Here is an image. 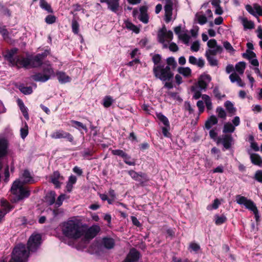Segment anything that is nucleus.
Segmentation results:
<instances>
[{
	"instance_id": "f257e3e1",
	"label": "nucleus",
	"mask_w": 262,
	"mask_h": 262,
	"mask_svg": "<svg viewBox=\"0 0 262 262\" xmlns=\"http://www.w3.org/2000/svg\"><path fill=\"white\" fill-rule=\"evenodd\" d=\"M85 224L80 220L72 218L62 224L61 231L63 234L69 239L76 240L83 236Z\"/></svg>"
},
{
	"instance_id": "f03ea898",
	"label": "nucleus",
	"mask_w": 262,
	"mask_h": 262,
	"mask_svg": "<svg viewBox=\"0 0 262 262\" xmlns=\"http://www.w3.org/2000/svg\"><path fill=\"white\" fill-rule=\"evenodd\" d=\"M218 132L219 130L216 127L211 129L209 133L210 138L218 146L223 145L224 147H230L234 143L232 136L230 134H225L222 136H219Z\"/></svg>"
},
{
	"instance_id": "7ed1b4c3",
	"label": "nucleus",
	"mask_w": 262,
	"mask_h": 262,
	"mask_svg": "<svg viewBox=\"0 0 262 262\" xmlns=\"http://www.w3.org/2000/svg\"><path fill=\"white\" fill-rule=\"evenodd\" d=\"M153 72L156 78L163 81H169L173 76L169 66H165L164 64L154 66Z\"/></svg>"
},
{
	"instance_id": "20e7f679",
	"label": "nucleus",
	"mask_w": 262,
	"mask_h": 262,
	"mask_svg": "<svg viewBox=\"0 0 262 262\" xmlns=\"http://www.w3.org/2000/svg\"><path fill=\"white\" fill-rule=\"evenodd\" d=\"M44 56L42 54H38L32 59L21 57L18 58L17 66L18 68L24 67L29 68L31 67H38L42 64Z\"/></svg>"
},
{
	"instance_id": "39448f33",
	"label": "nucleus",
	"mask_w": 262,
	"mask_h": 262,
	"mask_svg": "<svg viewBox=\"0 0 262 262\" xmlns=\"http://www.w3.org/2000/svg\"><path fill=\"white\" fill-rule=\"evenodd\" d=\"M29 252L24 244H19L14 249L11 259L9 262H26Z\"/></svg>"
},
{
	"instance_id": "423d86ee",
	"label": "nucleus",
	"mask_w": 262,
	"mask_h": 262,
	"mask_svg": "<svg viewBox=\"0 0 262 262\" xmlns=\"http://www.w3.org/2000/svg\"><path fill=\"white\" fill-rule=\"evenodd\" d=\"M11 192L17 198L18 200L28 198L30 194V191L24 186V184L19 179L15 180L13 182L11 188Z\"/></svg>"
},
{
	"instance_id": "0eeeda50",
	"label": "nucleus",
	"mask_w": 262,
	"mask_h": 262,
	"mask_svg": "<svg viewBox=\"0 0 262 262\" xmlns=\"http://www.w3.org/2000/svg\"><path fill=\"white\" fill-rule=\"evenodd\" d=\"M54 75V71L51 65L49 63H45L43 66L42 72L35 73L31 77L36 81L45 82Z\"/></svg>"
},
{
	"instance_id": "6e6552de",
	"label": "nucleus",
	"mask_w": 262,
	"mask_h": 262,
	"mask_svg": "<svg viewBox=\"0 0 262 262\" xmlns=\"http://www.w3.org/2000/svg\"><path fill=\"white\" fill-rule=\"evenodd\" d=\"M236 201L239 205H243L245 207L253 212L255 215L256 221L257 222L259 221V215L258 210L254 204L251 200L248 199L245 196L237 195L236 196Z\"/></svg>"
},
{
	"instance_id": "1a4fd4ad",
	"label": "nucleus",
	"mask_w": 262,
	"mask_h": 262,
	"mask_svg": "<svg viewBox=\"0 0 262 262\" xmlns=\"http://www.w3.org/2000/svg\"><path fill=\"white\" fill-rule=\"evenodd\" d=\"M158 38L159 41L163 44V47L167 48L168 43L173 38V33L172 31H167L165 28H163L159 31Z\"/></svg>"
},
{
	"instance_id": "9d476101",
	"label": "nucleus",
	"mask_w": 262,
	"mask_h": 262,
	"mask_svg": "<svg viewBox=\"0 0 262 262\" xmlns=\"http://www.w3.org/2000/svg\"><path fill=\"white\" fill-rule=\"evenodd\" d=\"M41 236L39 234H32L29 238L27 246L30 251H35L38 248L41 243Z\"/></svg>"
},
{
	"instance_id": "9b49d317",
	"label": "nucleus",
	"mask_w": 262,
	"mask_h": 262,
	"mask_svg": "<svg viewBox=\"0 0 262 262\" xmlns=\"http://www.w3.org/2000/svg\"><path fill=\"white\" fill-rule=\"evenodd\" d=\"M84 229V233L82 237L84 241H89L93 238L100 230L99 226L98 225H94L88 228L85 224Z\"/></svg>"
},
{
	"instance_id": "f8f14e48",
	"label": "nucleus",
	"mask_w": 262,
	"mask_h": 262,
	"mask_svg": "<svg viewBox=\"0 0 262 262\" xmlns=\"http://www.w3.org/2000/svg\"><path fill=\"white\" fill-rule=\"evenodd\" d=\"M207 47L208 49L206 50L205 53L207 54H212L213 55H217L220 54L223 51V48L217 45V41L214 39H211L208 41Z\"/></svg>"
},
{
	"instance_id": "ddd939ff",
	"label": "nucleus",
	"mask_w": 262,
	"mask_h": 262,
	"mask_svg": "<svg viewBox=\"0 0 262 262\" xmlns=\"http://www.w3.org/2000/svg\"><path fill=\"white\" fill-rule=\"evenodd\" d=\"M211 80V78L210 76L206 73H204L199 77L197 85L199 87L200 90L206 91Z\"/></svg>"
},
{
	"instance_id": "4468645a",
	"label": "nucleus",
	"mask_w": 262,
	"mask_h": 262,
	"mask_svg": "<svg viewBox=\"0 0 262 262\" xmlns=\"http://www.w3.org/2000/svg\"><path fill=\"white\" fill-rule=\"evenodd\" d=\"M51 137L53 139H66L70 142H73L74 141V138L72 135L63 130L55 131L51 135Z\"/></svg>"
},
{
	"instance_id": "2eb2a0df",
	"label": "nucleus",
	"mask_w": 262,
	"mask_h": 262,
	"mask_svg": "<svg viewBox=\"0 0 262 262\" xmlns=\"http://www.w3.org/2000/svg\"><path fill=\"white\" fill-rule=\"evenodd\" d=\"M174 31L178 35L179 38L185 44L188 45L191 36L188 34L187 31L181 30L180 26L176 27Z\"/></svg>"
},
{
	"instance_id": "dca6fc26",
	"label": "nucleus",
	"mask_w": 262,
	"mask_h": 262,
	"mask_svg": "<svg viewBox=\"0 0 262 262\" xmlns=\"http://www.w3.org/2000/svg\"><path fill=\"white\" fill-rule=\"evenodd\" d=\"M129 175L135 181H138L141 183L147 182L148 179L146 174L143 172H137L134 170H129L128 171Z\"/></svg>"
},
{
	"instance_id": "f3484780",
	"label": "nucleus",
	"mask_w": 262,
	"mask_h": 262,
	"mask_svg": "<svg viewBox=\"0 0 262 262\" xmlns=\"http://www.w3.org/2000/svg\"><path fill=\"white\" fill-rule=\"evenodd\" d=\"M246 10L251 14L262 15V7L257 4H254L253 6L247 5L246 6Z\"/></svg>"
},
{
	"instance_id": "a211bd4d",
	"label": "nucleus",
	"mask_w": 262,
	"mask_h": 262,
	"mask_svg": "<svg viewBox=\"0 0 262 262\" xmlns=\"http://www.w3.org/2000/svg\"><path fill=\"white\" fill-rule=\"evenodd\" d=\"M101 3H106L108 8L115 13H117L119 10V0H100Z\"/></svg>"
},
{
	"instance_id": "6ab92c4d",
	"label": "nucleus",
	"mask_w": 262,
	"mask_h": 262,
	"mask_svg": "<svg viewBox=\"0 0 262 262\" xmlns=\"http://www.w3.org/2000/svg\"><path fill=\"white\" fill-rule=\"evenodd\" d=\"M17 52V49L16 48H13L7 52L6 55V57L9 60V61L13 64H15L17 66V61L18 58L23 57V56H15Z\"/></svg>"
},
{
	"instance_id": "aec40b11",
	"label": "nucleus",
	"mask_w": 262,
	"mask_h": 262,
	"mask_svg": "<svg viewBox=\"0 0 262 262\" xmlns=\"http://www.w3.org/2000/svg\"><path fill=\"white\" fill-rule=\"evenodd\" d=\"M148 8L146 6H142L140 8V14L139 19L144 24H147L149 20V16L147 13Z\"/></svg>"
},
{
	"instance_id": "412c9836",
	"label": "nucleus",
	"mask_w": 262,
	"mask_h": 262,
	"mask_svg": "<svg viewBox=\"0 0 262 262\" xmlns=\"http://www.w3.org/2000/svg\"><path fill=\"white\" fill-rule=\"evenodd\" d=\"M172 6V2H170L169 3L166 4V5L164 6L165 20L166 23H169L170 21L172 20L173 10Z\"/></svg>"
},
{
	"instance_id": "4be33fe9",
	"label": "nucleus",
	"mask_w": 262,
	"mask_h": 262,
	"mask_svg": "<svg viewBox=\"0 0 262 262\" xmlns=\"http://www.w3.org/2000/svg\"><path fill=\"white\" fill-rule=\"evenodd\" d=\"M52 183L56 188L60 187L61 184L64 180L62 176H60L58 171H55L51 177Z\"/></svg>"
},
{
	"instance_id": "5701e85b",
	"label": "nucleus",
	"mask_w": 262,
	"mask_h": 262,
	"mask_svg": "<svg viewBox=\"0 0 262 262\" xmlns=\"http://www.w3.org/2000/svg\"><path fill=\"white\" fill-rule=\"evenodd\" d=\"M229 79L232 83H236L240 87H244L245 86V82L242 80L239 76V74L235 72L232 73L229 75Z\"/></svg>"
},
{
	"instance_id": "b1692460",
	"label": "nucleus",
	"mask_w": 262,
	"mask_h": 262,
	"mask_svg": "<svg viewBox=\"0 0 262 262\" xmlns=\"http://www.w3.org/2000/svg\"><path fill=\"white\" fill-rule=\"evenodd\" d=\"M139 253L135 249L130 250L124 262H136L139 258Z\"/></svg>"
},
{
	"instance_id": "393cba45",
	"label": "nucleus",
	"mask_w": 262,
	"mask_h": 262,
	"mask_svg": "<svg viewBox=\"0 0 262 262\" xmlns=\"http://www.w3.org/2000/svg\"><path fill=\"white\" fill-rule=\"evenodd\" d=\"M57 79L61 83H66L71 81V78L65 72L58 71L56 73Z\"/></svg>"
},
{
	"instance_id": "a878e982",
	"label": "nucleus",
	"mask_w": 262,
	"mask_h": 262,
	"mask_svg": "<svg viewBox=\"0 0 262 262\" xmlns=\"http://www.w3.org/2000/svg\"><path fill=\"white\" fill-rule=\"evenodd\" d=\"M189 62L193 65H196L200 68H202L205 64L204 60L202 58L197 59L193 56H190L189 57Z\"/></svg>"
},
{
	"instance_id": "bb28decb",
	"label": "nucleus",
	"mask_w": 262,
	"mask_h": 262,
	"mask_svg": "<svg viewBox=\"0 0 262 262\" xmlns=\"http://www.w3.org/2000/svg\"><path fill=\"white\" fill-rule=\"evenodd\" d=\"M19 180H21L23 182H21L23 184L27 183H33L34 182V180L32 177L30 172L27 170H24L23 173L20 177Z\"/></svg>"
},
{
	"instance_id": "cd10ccee",
	"label": "nucleus",
	"mask_w": 262,
	"mask_h": 262,
	"mask_svg": "<svg viewBox=\"0 0 262 262\" xmlns=\"http://www.w3.org/2000/svg\"><path fill=\"white\" fill-rule=\"evenodd\" d=\"M218 122V120L214 115L211 116L208 118L205 122V126L207 129H210L213 126L216 125Z\"/></svg>"
},
{
	"instance_id": "c85d7f7f",
	"label": "nucleus",
	"mask_w": 262,
	"mask_h": 262,
	"mask_svg": "<svg viewBox=\"0 0 262 262\" xmlns=\"http://www.w3.org/2000/svg\"><path fill=\"white\" fill-rule=\"evenodd\" d=\"M124 27L129 30L132 31L135 33H139L140 32V29L137 26L134 25L130 21L126 20L124 23Z\"/></svg>"
},
{
	"instance_id": "c756f323",
	"label": "nucleus",
	"mask_w": 262,
	"mask_h": 262,
	"mask_svg": "<svg viewBox=\"0 0 262 262\" xmlns=\"http://www.w3.org/2000/svg\"><path fill=\"white\" fill-rule=\"evenodd\" d=\"M235 130V126L230 122H226L224 124L223 132L225 134L232 133Z\"/></svg>"
},
{
	"instance_id": "7c9ffc66",
	"label": "nucleus",
	"mask_w": 262,
	"mask_h": 262,
	"mask_svg": "<svg viewBox=\"0 0 262 262\" xmlns=\"http://www.w3.org/2000/svg\"><path fill=\"white\" fill-rule=\"evenodd\" d=\"M246 69V63L244 61L237 62L235 66V72L242 75Z\"/></svg>"
},
{
	"instance_id": "2f4dec72",
	"label": "nucleus",
	"mask_w": 262,
	"mask_h": 262,
	"mask_svg": "<svg viewBox=\"0 0 262 262\" xmlns=\"http://www.w3.org/2000/svg\"><path fill=\"white\" fill-rule=\"evenodd\" d=\"M178 72L185 77H190L192 73L191 70L188 67H180Z\"/></svg>"
},
{
	"instance_id": "473e14b6",
	"label": "nucleus",
	"mask_w": 262,
	"mask_h": 262,
	"mask_svg": "<svg viewBox=\"0 0 262 262\" xmlns=\"http://www.w3.org/2000/svg\"><path fill=\"white\" fill-rule=\"evenodd\" d=\"M250 159L252 163L262 167V159L257 154H250Z\"/></svg>"
},
{
	"instance_id": "72a5a7b5",
	"label": "nucleus",
	"mask_w": 262,
	"mask_h": 262,
	"mask_svg": "<svg viewBox=\"0 0 262 262\" xmlns=\"http://www.w3.org/2000/svg\"><path fill=\"white\" fill-rule=\"evenodd\" d=\"M17 104L19 106L20 110H21L25 118L28 119H29V115L27 111V108L25 106L24 102L23 101L20 99H18L17 100Z\"/></svg>"
},
{
	"instance_id": "f704fd0d",
	"label": "nucleus",
	"mask_w": 262,
	"mask_h": 262,
	"mask_svg": "<svg viewBox=\"0 0 262 262\" xmlns=\"http://www.w3.org/2000/svg\"><path fill=\"white\" fill-rule=\"evenodd\" d=\"M224 106L226 107L228 113L231 115L235 113L236 108L234 107V105L231 102L229 101H226L224 103Z\"/></svg>"
},
{
	"instance_id": "c9c22d12",
	"label": "nucleus",
	"mask_w": 262,
	"mask_h": 262,
	"mask_svg": "<svg viewBox=\"0 0 262 262\" xmlns=\"http://www.w3.org/2000/svg\"><path fill=\"white\" fill-rule=\"evenodd\" d=\"M241 21L245 29H251L254 28V24L253 21L249 20L247 18H241Z\"/></svg>"
},
{
	"instance_id": "e433bc0d",
	"label": "nucleus",
	"mask_w": 262,
	"mask_h": 262,
	"mask_svg": "<svg viewBox=\"0 0 262 262\" xmlns=\"http://www.w3.org/2000/svg\"><path fill=\"white\" fill-rule=\"evenodd\" d=\"M202 98L204 100L207 110L210 111L212 109V104L210 97L206 94L202 95Z\"/></svg>"
},
{
	"instance_id": "4c0bfd02",
	"label": "nucleus",
	"mask_w": 262,
	"mask_h": 262,
	"mask_svg": "<svg viewBox=\"0 0 262 262\" xmlns=\"http://www.w3.org/2000/svg\"><path fill=\"white\" fill-rule=\"evenodd\" d=\"M215 55H216L207 54V53H205V56L207 58V60L211 66H216L217 65V60L214 57V56Z\"/></svg>"
},
{
	"instance_id": "58836bf2",
	"label": "nucleus",
	"mask_w": 262,
	"mask_h": 262,
	"mask_svg": "<svg viewBox=\"0 0 262 262\" xmlns=\"http://www.w3.org/2000/svg\"><path fill=\"white\" fill-rule=\"evenodd\" d=\"M104 247L107 249L113 248L114 246V241L111 238H104L102 241Z\"/></svg>"
},
{
	"instance_id": "ea45409f",
	"label": "nucleus",
	"mask_w": 262,
	"mask_h": 262,
	"mask_svg": "<svg viewBox=\"0 0 262 262\" xmlns=\"http://www.w3.org/2000/svg\"><path fill=\"white\" fill-rule=\"evenodd\" d=\"M195 19L200 25H204L207 22L206 17L202 13V12L198 13L195 15Z\"/></svg>"
},
{
	"instance_id": "a19ab883",
	"label": "nucleus",
	"mask_w": 262,
	"mask_h": 262,
	"mask_svg": "<svg viewBox=\"0 0 262 262\" xmlns=\"http://www.w3.org/2000/svg\"><path fill=\"white\" fill-rule=\"evenodd\" d=\"M71 122L73 126H74L76 128L79 130L82 129L84 130L86 132L88 131L86 126L85 125L83 124L81 122L75 120H72Z\"/></svg>"
},
{
	"instance_id": "79ce46f5",
	"label": "nucleus",
	"mask_w": 262,
	"mask_h": 262,
	"mask_svg": "<svg viewBox=\"0 0 262 262\" xmlns=\"http://www.w3.org/2000/svg\"><path fill=\"white\" fill-rule=\"evenodd\" d=\"M214 218L215 223L216 225H220L226 222L227 221V217L224 215H219L216 214L214 216Z\"/></svg>"
},
{
	"instance_id": "37998d69",
	"label": "nucleus",
	"mask_w": 262,
	"mask_h": 262,
	"mask_svg": "<svg viewBox=\"0 0 262 262\" xmlns=\"http://www.w3.org/2000/svg\"><path fill=\"white\" fill-rule=\"evenodd\" d=\"M0 33L3 35L4 39L8 42L11 37L5 26L0 27Z\"/></svg>"
},
{
	"instance_id": "c03bdc74",
	"label": "nucleus",
	"mask_w": 262,
	"mask_h": 262,
	"mask_svg": "<svg viewBox=\"0 0 262 262\" xmlns=\"http://www.w3.org/2000/svg\"><path fill=\"white\" fill-rule=\"evenodd\" d=\"M114 102V100L110 96H105L103 99L102 104L104 107H110Z\"/></svg>"
},
{
	"instance_id": "a18cd8bd",
	"label": "nucleus",
	"mask_w": 262,
	"mask_h": 262,
	"mask_svg": "<svg viewBox=\"0 0 262 262\" xmlns=\"http://www.w3.org/2000/svg\"><path fill=\"white\" fill-rule=\"evenodd\" d=\"M39 5L42 9L48 12L52 13L53 12L51 6L45 0H40Z\"/></svg>"
},
{
	"instance_id": "49530a36",
	"label": "nucleus",
	"mask_w": 262,
	"mask_h": 262,
	"mask_svg": "<svg viewBox=\"0 0 262 262\" xmlns=\"http://www.w3.org/2000/svg\"><path fill=\"white\" fill-rule=\"evenodd\" d=\"M216 113L218 118L223 119H226L227 114L223 108L220 106L217 107L216 109Z\"/></svg>"
},
{
	"instance_id": "de8ad7c7",
	"label": "nucleus",
	"mask_w": 262,
	"mask_h": 262,
	"mask_svg": "<svg viewBox=\"0 0 262 262\" xmlns=\"http://www.w3.org/2000/svg\"><path fill=\"white\" fill-rule=\"evenodd\" d=\"M157 117L163 124L164 126H169V122L168 119L162 113L157 114Z\"/></svg>"
},
{
	"instance_id": "09e8293b",
	"label": "nucleus",
	"mask_w": 262,
	"mask_h": 262,
	"mask_svg": "<svg viewBox=\"0 0 262 262\" xmlns=\"http://www.w3.org/2000/svg\"><path fill=\"white\" fill-rule=\"evenodd\" d=\"M166 62L167 65L166 66H169L170 69L172 68L173 69H175L177 67V62L176 61L174 58L173 57H170L167 58Z\"/></svg>"
},
{
	"instance_id": "8fccbe9b",
	"label": "nucleus",
	"mask_w": 262,
	"mask_h": 262,
	"mask_svg": "<svg viewBox=\"0 0 262 262\" xmlns=\"http://www.w3.org/2000/svg\"><path fill=\"white\" fill-rule=\"evenodd\" d=\"M20 132V136L23 139H25L28 135V126L26 123H25L21 127Z\"/></svg>"
},
{
	"instance_id": "3c124183",
	"label": "nucleus",
	"mask_w": 262,
	"mask_h": 262,
	"mask_svg": "<svg viewBox=\"0 0 262 262\" xmlns=\"http://www.w3.org/2000/svg\"><path fill=\"white\" fill-rule=\"evenodd\" d=\"M223 44L224 48L230 54H233L234 53L235 50L229 42L225 41L223 42Z\"/></svg>"
},
{
	"instance_id": "603ef678",
	"label": "nucleus",
	"mask_w": 262,
	"mask_h": 262,
	"mask_svg": "<svg viewBox=\"0 0 262 262\" xmlns=\"http://www.w3.org/2000/svg\"><path fill=\"white\" fill-rule=\"evenodd\" d=\"M19 89L21 92L25 95H29L32 93V89L31 86H25L20 85Z\"/></svg>"
},
{
	"instance_id": "864d4df0",
	"label": "nucleus",
	"mask_w": 262,
	"mask_h": 262,
	"mask_svg": "<svg viewBox=\"0 0 262 262\" xmlns=\"http://www.w3.org/2000/svg\"><path fill=\"white\" fill-rule=\"evenodd\" d=\"M221 202H220L219 199H216L214 200L212 204L208 206L207 208L209 210H211L212 209H216L218 208Z\"/></svg>"
},
{
	"instance_id": "5fc2aeb1",
	"label": "nucleus",
	"mask_w": 262,
	"mask_h": 262,
	"mask_svg": "<svg viewBox=\"0 0 262 262\" xmlns=\"http://www.w3.org/2000/svg\"><path fill=\"white\" fill-rule=\"evenodd\" d=\"M191 91L192 92H193V98H194L195 99H198L201 97H202L201 91L197 90L196 86H192Z\"/></svg>"
},
{
	"instance_id": "6e6d98bb",
	"label": "nucleus",
	"mask_w": 262,
	"mask_h": 262,
	"mask_svg": "<svg viewBox=\"0 0 262 262\" xmlns=\"http://www.w3.org/2000/svg\"><path fill=\"white\" fill-rule=\"evenodd\" d=\"M161 60V57L159 54L155 55L152 57V61L154 63V66H159V65H163L162 63L160 62Z\"/></svg>"
},
{
	"instance_id": "4d7b16f0",
	"label": "nucleus",
	"mask_w": 262,
	"mask_h": 262,
	"mask_svg": "<svg viewBox=\"0 0 262 262\" xmlns=\"http://www.w3.org/2000/svg\"><path fill=\"white\" fill-rule=\"evenodd\" d=\"M246 140L250 143V147H258L257 144L254 141V137L250 135L247 137Z\"/></svg>"
},
{
	"instance_id": "13d9d810",
	"label": "nucleus",
	"mask_w": 262,
	"mask_h": 262,
	"mask_svg": "<svg viewBox=\"0 0 262 262\" xmlns=\"http://www.w3.org/2000/svg\"><path fill=\"white\" fill-rule=\"evenodd\" d=\"M47 197L48 199L50 198V200H48V201L50 205L54 204L55 201V192L54 191H51L47 196Z\"/></svg>"
},
{
	"instance_id": "bf43d9fd",
	"label": "nucleus",
	"mask_w": 262,
	"mask_h": 262,
	"mask_svg": "<svg viewBox=\"0 0 262 262\" xmlns=\"http://www.w3.org/2000/svg\"><path fill=\"white\" fill-rule=\"evenodd\" d=\"M200 48V44L199 41H194L190 47L191 50L193 52H198Z\"/></svg>"
},
{
	"instance_id": "052dcab7",
	"label": "nucleus",
	"mask_w": 262,
	"mask_h": 262,
	"mask_svg": "<svg viewBox=\"0 0 262 262\" xmlns=\"http://www.w3.org/2000/svg\"><path fill=\"white\" fill-rule=\"evenodd\" d=\"M124 159V162L129 165H135V160H131L130 157L125 155V156L123 158Z\"/></svg>"
},
{
	"instance_id": "680f3d73",
	"label": "nucleus",
	"mask_w": 262,
	"mask_h": 262,
	"mask_svg": "<svg viewBox=\"0 0 262 262\" xmlns=\"http://www.w3.org/2000/svg\"><path fill=\"white\" fill-rule=\"evenodd\" d=\"M56 17L52 15H48L45 19V21L48 24H52L56 21Z\"/></svg>"
},
{
	"instance_id": "e2e57ef3",
	"label": "nucleus",
	"mask_w": 262,
	"mask_h": 262,
	"mask_svg": "<svg viewBox=\"0 0 262 262\" xmlns=\"http://www.w3.org/2000/svg\"><path fill=\"white\" fill-rule=\"evenodd\" d=\"M72 31L75 34H78L79 32V25L75 20H73L72 23Z\"/></svg>"
},
{
	"instance_id": "0e129e2a",
	"label": "nucleus",
	"mask_w": 262,
	"mask_h": 262,
	"mask_svg": "<svg viewBox=\"0 0 262 262\" xmlns=\"http://www.w3.org/2000/svg\"><path fill=\"white\" fill-rule=\"evenodd\" d=\"M254 179L260 183H262V170H259L256 171Z\"/></svg>"
},
{
	"instance_id": "69168bd1",
	"label": "nucleus",
	"mask_w": 262,
	"mask_h": 262,
	"mask_svg": "<svg viewBox=\"0 0 262 262\" xmlns=\"http://www.w3.org/2000/svg\"><path fill=\"white\" fill-rule=\"evenodd\" d=\"M196 106L199 108V114H202L204 111V102L202 100H199L196 103Z\"/></svg>"
},
{
	"instance_id": "338daca9",
	"label": "nucleus",
	"mask_w": 262,
	"mask_h": 262,
	"mask_svg": "<svg viewBox=\"0 0 262 262\" xmlns=\"http://www.w3.org/2000/svg\"><path fill=\"white\" fill-rule=\"evenodd\" d=\"M8 142L7 140L3 137H0V147H7Z\"/></svg>"
},
{
	"instance_id": "774afa93",
	"label": "nucleus",
	"mask_w": 262,
	"mask_h": 262,
	"mask_svg": "<svg viewBox=\"0 0 262 262\" xmlns=\"http://www.w3.org/2000/svg\"><path fill=\"white\" fill-rule=\"evenodd\" d=\"M112 152L114 155L119 156L122 158H123L125 156V155H126L123 150H120V149L112 150Z\"/></svg>"
}]
</instances>
